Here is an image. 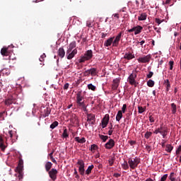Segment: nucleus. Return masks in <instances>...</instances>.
I'll list each match as a JSON object with an SVG mask.
<instances>
[{"label":"nucleus","instance_id":"f257e3e1","mask_svg":"<svg viewBox=\"0 0 181 181\" xmlns=\"http://www.w3.org/2000/svg\"><path fill=\"white\" fill-rule=\"evenodd\" d=\"M76 105L80 110L83 111H87V105H86V100H84V96L81 93V90L78 91L76 93Z\"/></svg>","mask_w":181,"mask_h":181},{"label":"nucleus","instance_id":"f03ea898","mask_svg":"<svg viewBox=\"0 0 181 181\" xmlns=\"http://www.w3.org/2000/svg\"><path fill=\"white\" fill-rule=\"evenodd\" d=\"M76 46V41H73L69 44V47L66 50V57L68 60H71V59H73V57H74V56L77 54L78 51H77V49L75 48ZM73 49H74L73 50Z\"/></svg>","mask_w":181,"mask_h":181},{"label":"nucleus","instance_id":"7ed1b4c3","mask_svg":"<svg viewBox=\"0 0 181 181\" xmlns=\"http://www.w3.org/2000/svg\"><path fill=\"white\" fill-rule=\"evenodd\" d=\"M128 163L130 168L136 169V168H138V165L141 163V158L139 157H135L134 158H129Z\"/></svg>","mask_w":181,"mask_h":181},{"label":"nucleus","instance_id":"20e7f679","mask_svg":"<svg viewBox=\"0 0 181 181\" xmlns=\"http://www.w3.org/2000/svg\"><path fill=\"white\" fill-rule=\"evenodd\" d=\"M144 28L141 25H137L136 27H133L132 29L127 30V32L129 33H132V32H134V35H139L143 30Z\"/></svg>","mask_w":181,"mask_h":181},{"label":"nucleus","instance_id":"39448f33","mask_svg":"<svg viewBox=\"0 0 181 181\" xmlns=\"http://www.w3.org/2000/svg\"><path fill=\"white\" fill-rule=\"evenodd\" d=\"M77 165H79L78 167V172L81 176H84V173L86 172V170L84 169V161L83 160H78Z\"/></svg>","mask_w":181,"mask_h":181},{"label":"nucleus","instance_id":"423d86ee","mask_svg":"<svg viewBox=\"0 0 181 181\" xmlns=\"http://www.w3.org/2000/svg\"><path fill=\"white\" fill-rule=\"evenodd\" d=\"M87 122L90 125H95V115L92 113L87 114Z\"/></svg>","mask_w":181,"mask_h":181},{"label":"nucleus","instance_id":"0eeeda50","mask_svg":"<svg viewBox=\"0 0 181 181\" xmlns=\"http://www.w3.org/2000/svg\"><path fill=\"white\" fill-rule=\"evenodd\" d=\"M57 170L52 168L51 170L48 171V175L52 180H56L57 179Z\"/></svg>","mask_w":181,"mask_h":181},{"label":"nucleus","instance_id":"6e6552de","mask_svg":"<svg viewBox=\"0 0 181 181\" xmlns=\"http://www.w3.org/2000/svg\"><path fill=\"white\" fill-rule=\"evenodd\" d=\"M121 37H122V32H120L113 40V47H118V45H119V40H121Z\"/></svg>","mask_w":181,"mask_h":181},{"label":"nucleus","instance_id":"1a4fd4ad","mask_svg":"<svg viewBox=\"0 0 181 181\" xmlns=\"http://www.w3.org/2000/svg\"><path fill=\"white\" fill-rule=\"evenodd\" d=\"M152 57L151 56V54H148L146 56H144L143 57H139L137 61L139 62V63H149V62H151V58Z\"/></svg>","mask_w":181,"mask_h":181},{"label":"nucleus","instance_id":"9d476101","mask_svg":"<svg viewBox=\"0 0 181 181\" xmlns=\"http://www.w3.org/2000/svg\"><path fill=\"white\" fill-rule=\"evenodd\" d=\"M110 122V115L106 114L101 121L102 128H106Z\"/></svg>","mask_w":181,"mask_h":181},{"label":"nucleus","instance_id":"9b49d317","mask_svg":"<svg viewBox=\"0 0 181 181\" xmlns=\"http://www.w3.org/2000/svg\"><path fill=\"white\" fill-rule=\"evenodd\" d=\"M136 78V74H131L128 77V82L132 86H136V81H135Z\"/></svg>","mask_w":181,"mask_h":181},{"label":"nucleus","instance_id":"f8f14e48","mask_svg":"<svg viewBox=\"0 0 181 181\" xmlns=\"http://www.w3.org/2000/svg\"><path fill=\"white\" fill-rule=\"evenodd\" d=\"M115 146V141L114 139H110L105 144V148L106 149H112Z\"/></svg>","mask_w":181,"mask_h":181},{"label":"nucleus","instance_id":"ddd939ff","mask_svg":"<svg viewBox=\"0 0 181 181\" xmlns=\"http://www.w3.org/2000/svg\"><path fill=\"white\" fill-rule=\"evenodd\" d=\"M121 81V78H116L115 79L113 80L112 81V89L113 90H115L119 87V83Z\"/></svg>","mask_w":181,"mask_h":181},{"label":"nucleus","instance_id":"4468645a","mask_svg":"<svg viewBox=\"0 0 181 181\" xmlns=\"http://www.w3.org/2000/svg\"><path fill=\"white\" fill-rule=\"evenodd\" d=\"M5 105H7V107H9V105H12V104H15V98L13 96H9L4 101Z\"/></svg>","mask_w":181,"mask_h":181},{"label":"nucleus","instance_id":"2eb2a0df","mask_svg":"<svg viewBox=\"0 0 181 181\" xmlns=\"http://www.w3.org/2000/svg\"><path fill=\"white\" fill-rule=\"evenodd\" d=\"M50 112H52V109H50L49 107H44V110L42 112L44 118L49 117V115H50Z\"/></svg>","mask_w":181,"mask_h":181},{"label":"nucleus","instance_id":"dca6fc26","mask_svg":"<svg viewBox=\"0 0 181 181\" xmlns=\"http://www.w3.org/2000/svg\"><path fill=\"white\" fill-rule=\"evenodd\" d=\"M123 59H125V60H132V59H135V55L132 52H127L124 55Z\"/></svg>","mask_w":181,"mask_h":181},{"label":"nucleus","instance_id":"f3484780","mask_svg":"<svg viewBox=\"0 0 181 181\" xmlns=\"http://www.w3.org/2000/svg\"><path fill=\"white\" fill-rule=\"evenodd\" d=\"M83 56L86 58V59L91 60V59H93V50L89 49L86 51Z\"/></svg>","mask_w":181,"mask_h":181},{"label":"nucleus","instance_id":"a211bd4d","mask_svg":"<svg viewBox=\"0 0 181 181\" xmlns=\"http://www.w3.org/2000/svg\"><path fill=\"white\" fill-rule=\"evenodd\" d=\"M11 52L9 51V47H4L1 50V54L2 56H9Z\"/></svg>","mask_w":181,"mask_h":181},{"label":"nucleus","instance_id":"6ab92c4d","mask_svg":"<svg viewBox=\"0 0 181 181\" xmlns=\"http://www.w3.org/2000/svg\"><path fill=\"white\" fill-rule=\"evenodd\" d=\"M113 43H114V37H112L107 39L106 41H105L104 46H105L106 47H108L111 46L112 44L113 45Z\"/></svg>","mask_w":181,"mask_h":181},{"label":"nucleus","instance_id":"aec40b11","mask_svg":"<svg viewBox=\"0 0 181 181\" xmlns=\"http://www.w3.org/2000/svg\"><path fill=\"white\" fill-rule=\"evenodd\" d=\"M58 56L61 57V59H63L64 56H66V52L64 51V49L63 47H60L58 50Z\"/></svg>","mask_w":181,"mask_h":181},{"label":"nucleus","instance_id":"412c9836","mask_svg":"<svg viewBox=\"0 0 181 181\" xmlns=\"http://www.w3.org/2000/svg\"><path fill=\"white\" fill-rule=\"evenodd\" d=\"M0 148L1 151H5L6 146H5V141H4V138L2 136H0Z\"/></svg>","mask_w":181,"mask_h":181},{"label":"nucleus","instance_id":"4be33fe9","mask_svg":"<svg viewBox=\"0 0 181 181\" xmlns=\"http://www.w3.org/2000/svg\"><path fill=\"white\" fill-rule=\"evenodd\" d=\"M16 170H23V160H19L18 165L16 168Z\"/></svg>","mask_w":181,"mask_h":181},{"label":"nucleus","instance_id":"5701e85b","mask_svg":"<svg viewBox=\"0 0 181 181\" xmlns=\"http://www.w3.org/2000/svg\"><path fill=\"white\" fill-rule=\"evenodd\" d=\"M16 172L18 173V177L20 181L23 179V170H16Z\"/></svg>","mask_w":181,"mask_h":181},{"label":"nucleus","instance_id":"b1692460","mask_svg":"<svg viewBox=\"0 0 181 181\" xmlns=\"http://www.w3.org/2000/svg\"><path fill=\"white\" fill-rule=\"evenodd\" d=\"M165 127H163V124H161L160 127L158 129H156L154 131V134H156V135H158V134H161L162 131H163V129H165Z\"/></svg>","mask_w":181,"mask_h":181},{"label":"nucleus","instance_id":"393cba45","mask_svg":"<svg viewBox=\"0 0 181 181\" xmlns=\"http://www.w3.org/2000/svg\"><path fill=\"white\" fill-rule=\"evenodd\" d=\"M146 18H148L146 13H142L140 16H139L138 21H146Z\"/></svg>","mask_w":181,"mask_h":181},{"label":"nucleus","instance_id":"a878e982","mask_svg":"<svg viewBox=\"0 0 181 181\" xmlns=\"http://www.w3.org/2000/svg\"><path fill=\"white\" fill-rule=\"evenodd\" d=\"M52 166H53V164L51 162H47L45 164V170L46 172H49L52 169Z\"/></svg>","mask_w":181,"mask_h":181},{"label":"nucleus","instance_id":"bb28decb","mask_svg":"<svg viewBox=\"0 0 181 181\" xmlns=\"http://www.w3.org/2000/svg\"><path fill=\"white\" fill-rule=\"evenodd\" d=\"M75 141L76 142H78V144H84L86 142V138L82 137L81 139H80V137L77 136L75 137Z\"/></svg>","mask_w":181,"mask_h":181},{"label":"nucleus","instance_id":"cd10ccee","mask_svg":"<svg viewBox=\"0 0 181 181\" xmlns=\"http://www.w3.org/2000/svg\"><path fill=\"white\" fill-rule=\"evenodd\" d=\"M122 118V111L119 110L117 115H116V121H121V119Z\"/></svg>","mask_w":181,"mask_h":181},{"label":"nucleus","instance_id":"c85d7f7f","mask_svg":"<svg viewBox=\"0 0 181 181\" xmlns=\"http://www.w3.org/2000/svg\"><path fill=\"white\" fill-rule=\"evenodd\" d=\"M94 169V165H91L88 167L87 170H86L85 173L86 175H88L90 173H91V170Z\"/></svg>","mask_w":181,"mask_h":181},{"label":"nucleus","instance_id":"c756f323","mask_svg":"<svg viewBox=\"0 0 181 181\" xmlns=\"http://www.w3.org/2000/svg\"><path fill=\"white\" fill-rule=\"evenodd\" d=\"M171 111H172V114H176V112L177 111L176 104L175 103L171 104Z\"/></svg>","mask_w":181,"mask_h":181},{"label":"nucleus","instance_id":"7c9ffc66","mask_svg":"<svg viewBox=\"0 0 181 181\" xmlns=\"http://www.w3.org/2000/svg\"><path fill=\"white\" fill-rule=\"evenodd\" d=\"M89 71L90 73V76H92L93 77H94V76H97V69L91 68L90 69H89Z\"/></svg>","mask_w":181,"mask_h":181},{"label":"nucleus","instance_id":"2f4dec72","mask_svg":"<svg viewBox=\"0 0 181 181\" xmlns=\"http://www.w3.org/2000/svg\"><path fill=\"white\" fill-rule=\"evenodd\" d=\"M165 151L167 152H168V153H170V152H172V151H173V146L170 144H167L166 148H165Z\"/></svg>","mask_w":181,"mask_h":181},{"label":"nucleus","instance_id":"473e14b6","mask_svg":"<svg viewBox=\"0 0 181 181\" xmlns=\"http://www.w3.org/2000/svg\"><path fill=\"white\" fill-rule=\"evenodd\" d=\"M169 180L170 181H176V174L175 173H170Z\"/></svg>","mask_w":181,"mask_h":181},{"label":"nucleus","instance_id":"72a5a7b5","mask_svg":"<svg viewBox=\"0 0 181 181\" xmlns=\"http://www.w3.org/2000/svg\"><path fill=\"white\" fill-rule=\"evenodd\" d=\"M160 134L163 136V138H166V136L168 135V128L165 127L163 129Z\"/></svg>","mask_w":181,"mask_h":181},{"label":"nucleus","instance_id":"f704fd0d","mask_svg":"<svg viewBox=\"0 0 181 181\" xmlns=\"http://www.w3.org/2000/svg\"><path fill=\"white\" fill-rule=\"evenodd\" d=\"M122 168L124 170H128V169H129V165H128V162L124 161V163L122 165Z\"/></svg>","mask_w":181,"mask_h":181},{"label":"nucleus","instance_id":"c9c22d12","mask_svg":"<svg viewBox=\"0 0 181 181\" xmlns=\"http://www.w3.org/2000/svg\"><path fill=\"white\" fill-rule=\"evenodd\" d=\"M147 86L148 87H153V86H155V81H152V79H149L147 81Z\"/></svg>","mask_w":181,"mask_h":181},{"label":"nucleus","instance_id":"e433bc0d","mask_svg":"<svg viewBox=\"0 0 181 181\" xmlns=\"http://www.w3.org/2000/svg\"><path fill=\"white\" fill-rule=\"evenodd\" d=\"M59 125V122L57 121H54L49 127V128H51V129H54V128H56V127H58Z\"/></svg>","mask_w":181,"mask_h":181},{"label":"nucleus","instance_id":"4c0bfd02","mask_svg":"<svg viewBox=\"0 0 181 181\" xmlns=\"http://www.w3.org/2000/svg\"><path fill=\"white\" fill-rule=\"evenodd\" d=\"M99 137L102 139L103 142H107V139H108V136H105L103 134H99Z\"/></svg>","mask_w":181,"mask_h":181},{"label":"nucleus","instance_id":"58836bf2","mask_svg":"<svg viewBox=\"0 0 181 181\" xmlns=\"http://www.w3.org/2000/svg\"><path fill=\"white\" fill-rule=\"evenodd\" d=\"M62 136L63 138H69V131L67 130V129H64Z\"/></svg>","mask_w":181,"mask_h":181},{"label":"nucleus","instance_id":"ea45409f","mask_svg":"<svg viewBox=\"0 0 181 181\" xmlns=\"http://www.w3.org/2000/svg\"><path fill=\"white\" fill-rule=\"evenodd\" d=\"M156 118H158V116L155 115H152L151 116H150L149 117V121L150 122H155V119H156Z\"/></svg>","mask_w":181,"mask_h":181},{"label":"nucleus","instance_id":"a19ab883","mask_svg":"<svg viewBox=\"0 0 181 181\" xmlns=\"http://www.w3.org/2000/svg\"><path fill=\"white\" fill-rule=\"evenodd\" d=\"M88 90H91L92 91H95V86L93 85V83H90L88 85Z\"/></svg>","mask_w":181,"mask_h":181},{"label":"nucleus","instance_id":"79ce46f5","mask_svg":"<svg viewBox=\"0 0 181 181\" xmlns=\"http://www.w3.org/2000/svg\"><path fill=\"white\" fill-rule=\"evenodd\" d=\"M114 162H115V158H114V157H112L108 160V163H109L110 166H112V165H114Z\"/></svg>","mask_w":181,"mask_h":181},{"label":"nucleus","instance_id":"37998d69","mask_svg":"<svg viewBox=\"0 0 181 181\" xmlns=\"http://www.w3.org/2000/svg\"><path fill=\"white\" fill-rule=\"evenodd\" d=\"M95 149H98V146L95 144H92L90 146V151L94 152L95 151Z\"/></svg>","mask_w":181,"mask_h":181},{"label":"nucleus","instance_id":"c03bdc74","mask_svg":"<svg viewBox=\"0 0 181 181\" xmlns=\"http://www.w3.org/2000/svg\"><path fill=\"white\" fill-rule=\"evenodd\" d=\"M151 136H152V132H147L145 135H144V137L146 139H149V138H151Z\"/></svg>","mask_w":181,"mask_h":181},{"label":"nucleus","instance_id":"a18cd8bd","mask_svg":"<svg viewBox=\"0 0 181 181\" xmlns=\"http://www.w3.org/2000/svg\"><path fill=\"white\" fill-rule=\"evenodd\" d=\"M138 110L139 114H142L143 112H145V108H144L142 106H139Z\"/></svg>","mask_w":181,"mask_h":181},{"label":"nucleus","instance_id":"49530a36","mask_svg":"<svg viewBox=\"0 0 181 181\" xmlns=\"http://www.w3.org/2000/svg\"><path fill=\"white\" fill-rule=\"evenodd\" d=\"M87 58L83 55L81 59H78L79 63H84V62H86Z\"/></svg>","mask_w":181,"mask_h":181},{"label":"nucleus","instance_id":"de8ad7c7","mask_svg":"<svg viewBox=\"0 0 181 181\" xmlns=\"http://www.w3.org/2000/svg\"><path fill=\"white\" fill-rule=\"evenodd\" d=\"M175 153L177 156V158H179V155L181 153V146H179V147L175 151Z\"/></svg>","mask_w":181,"mask_h":181},{"label":"nucleus","instance_id":"09e8293b","mask_svg":"<svg viewBox=\"0 0 181 181\" xmlns=\"http://www.w3.org/2000/svg\"><path fill=\"white\" fill-rule=\"evenodd\" d=\"M45 58H46V54H42L40 56V62H45Z\"/></svg>","mask_w":181,"mask_h":181},{"label":"nucleus","instance_id":"8fccbe9b","mask_svg":"<svg viewBox=\"0 0 181 181\" xmlns=\"http://www.w3.org/2000/svg\"><path fill=\"white\" fill-rule=\"evenodd\" d=\"M90 69H88L83 72V76H90Z\"/></svg>","mask_w":181,"mask_h":181},{"label":"nucleus","instance_id":"3c124183","mask_svg":"<svg viewBox=\"0 0 181 181\" xmlns=\"http://www.w3.org/2000/svg\"><path fill=\"white\" fill-rule=\"evenodd\" d=\"M168 179V174L164 175L161 178L160 181H166Z\"/></svg>","mask_w":181,"mask_h":181},{"label":"nucleus","instance_id":"603ef678","mask_svg":"<svg viewBox=\"0 0 181 181\" xmlns=\"http://www.w3.org/2000/svg\"><path fill=\"white\" fill-rule=\"evenodd\" d=\"M152 76H153V72L149 71L148 74L146 75L147 78H152Z\"/></svg>","mask_w":181,"mask_h":181},{"label":"nucleus","instance_id":"864d4df0","mask_svg":"<svg viewBox=\"0 0 181 181\" xmlns=\"http://www.w3.org/2000/svg\"><path fill=\"white\" fill-rule=\"evenodd\" d=\"M126 110H127V104H124L121 110L122 113L123 112V114H124Z\"/></svg>","mask_w":181,"mask_h":181},{"label":"nucleus","instance_id":"5fc2aeb1","mask_svg":"<svg viewBox=\"0 0 181 181\" xmlns=\"http://www.w3.org/2000/svg\"><path fill=\"white\" fill-rule=\"evenodd\" d=\"M174 62L173 61H170L169 62V64H170V70H173V64H174Z\"/></svg>","mask_w":181,"mask_h":181},{"label":"nucleus","instance_id":"6e6d98bb","mask_svg":"<svg viewBox=\"0 0 181 181\" xmlns=\"http://www.w3.org/2000/svg\"><path fill=\"white\" fill-rule=\"evenodd\" d=\"M155 22L156 23H158V25H160L162 22H163V21L159 19V18H156L155 19Z\"/></svg>","mask_w":181,"mask_h":181},{"label":"nucleus","instance_id":"4d7b16f0","mask_svg":"<svg viewBox=\"0 0 181 181\" xmlns=\"http://www.w3.org/2000/svg\"><path fill=\"white\" fill-rule=\"evenodd\" d=\"M4 115H5V112L0 113V119L1 120L4 119L5 117H4Z\"/></svg>","mask_w":181,"mask_h":181},{"label":"nucleus","instance_id":"13d9d810","mask_svg":"<svg viewBox=\"0 0 181 181\" xmlns=\"http://www.w3.org/2000/svg\"><path fill=\"white\" fill-rule=\"evenodd\" d=\"M129 144L131 145V146L135 145L136 144V141H129Z\"/></svg>","mask_w":181,"mask_h":181},{"label":"nucleus","instance_id":"bf43d9fd","mask_svg":"<svg viewBox=\"0 0 181 181\" xmlns=\"http://www.w3.org/2000/svg\"><path fill=\"white\" fill-rule=\"evenodd\" d=\"M69 86V83H65L64 86V90H68Z\"/></svg>","mask_w":181,"mask_h":181},{"label":"nucleus","instance_id":"052dcab7","mask_svg":"<svg viewBox=\"0 0 181 181\" xmlns=\"http://www.w3.org/2000/svg\"><path fill=\"white\" fill-rule=\"evenodd\" d=\"M112 16H114V18H117V19H119V13H114V14H112Z\"/></svg>","mask_w":181,"mask_h":181},{"label":"nucleus","instance_id":"680f3d73","mask_svg":"<svg viewBox=\"0 0 181 181\" xmlns=\"http://www.w3.org/2000/svg\"><path fill=\"white\" fill-rule=\"evenodd\" d=\"M114 177H121V174L119 173H115L113 175Z\"/></svg>","mask_w":181,"mask_h":181},{"label":"nucleus","instance_id":"e2e57ef3","mask_svg":"<svg viewBox=\"0 0 181 181\" xmlns=\"http://www.w3.org/2000/svg\"><path fill=\"white\" fill-rule=\"evenodd\" d=\"M146 150H147L148 152H151V151L152 150V148L151 147V146H146Z\"/></svg>","mask_w":181,"mask_h":181},{"label":"nucleus","instance_id":"0e129e2a","mask_svg":"<svg viewBox=\"0 0 181 181\" xmlns=\"http://www.w3.org/2000/svg\"><path fill=\"white\" fill-rule=\"evenodd\" d=\"M107 35H108V34L102 33H101V37H102V39H104V37H105L107 36Z\"/></svg>","mask_w":181,"mask_h":181},{"label":"nucleus","instance_id":"69168bd1","mask_svg":"<svg viewBox=\"0 0 181 181\" xmlns=\"http://www.w3.org/2000/svg\"><path fill=\"white\" fill-rule=\"evenodd\" d=\"M51 160H52V162H53V163H55V164H57V161H56V159H54V158H53V157H51Z\"/></svg>","mask_w":181,"mask_h":181},{"label":"nucleus","instance_id":"338daca9","mask_svg":"<svg viewBox=\"0 0 181 181\" xmlns=\"http://www.w3.org/2000/svg\"><path fill=\"white\" fill-rule=\"evenodd\" d=\"M166 86V91H169V88H170V83H168Z\"/></svg>","mask_w":181,"mask_h":181},{"label":"nucleus","instance_id":"774afa93","mask_svg":"<svg viewBox=\"0 0 181 181\" xmlns=\"http://www.w3.org/2000/svg\"><path fill=\"white\" fill-rule=\"evenodd\" d=\"M112 132H114V130H109L108 135H110V136L112 135Z\"/></svg>","mask_w":181,"mask_h":181}]
</instances>
